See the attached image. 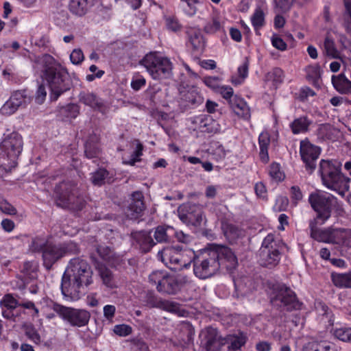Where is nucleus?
I'll return each mask as SVG.
<instances>
[{
    "label": "nucleus",
    "mask_w": 351,
    "mask_h": 351,
    "mask_svg": "<svg viewBox=\"0 0 351 351\" xmlns=\"http://www.w3.org/2000/svg\"><path fill=\"white\" fill-rule=\"evenodd\" d=\"M37 63L40 66L43 77L51 90V100H57L62 93L71 88V80L69 73L51 56H42L38 59Z\"/></svg>",
    "instance_id": "1"
},
{
    "label": "nucleus",
    "mask_w": 351,
    "mask_h": 351,
    "mask_svg": "<svg viewBox=\"0 0 351 351\" xmlns=\"http://www.w3.org/2000/svg\"><path fill=\"white\" fill-rule=\"evenodd\" d=\"M92 274L86 261L80 258L71 259L62 278V293L64 296H75L80 293L82 287L92 282Z\"/></svg>",
    "instance_id": "2"
},
{
    "label": "nucleus",
    "mask_w": 351,
    "mask_h": 351,
    "mask_svg": "<svg viewBox=\"0 0 351 351\" xmlns=\"http://www.w3.org/2000/svg\"><path fill=\"white\" fill-rule=\"evenodd\" d=\"M341 170L340 162L335 160H322L318 172L324 186L343 196L349 189L350 178L346 177Z\"/></svg>",
    "instance_id": "3"
},
{
    "label": "nucleus",
    "mask_w": 351,
    "mask_h": 351,
    "mask_svg": "<svg viewBox=\"0 0 351 351\" xmlns=\"http://www.w3.org/2000/svg\"><path fill=\"white\" fill-rule=\"evenodd\" d=\"M220 265L219 253L214 248L203 249L193 257V272L200 279L213 276L219 270Z\"/></svg>",
    "instance_id": "4"
},
{
    "label": "nucleus",
    "mask_w": 351,
    "mask_h": 351,
    "mask_svg": "<svg viewBox=\"0 0 351 351\" xmlns=\"http://www.w3.org/2000/svg\"><path fill=\"white\" fill-rule=\"evenodd\" d=\"M311 237L319 242L351 247V230L346 228H328L319 230L316 222H310Z\"/></svg>",
    "instance_id": "5"
},
{
    "label": "nucleus",
    "mask_w": 351,
    "mask_h": 351,
    "mask_svg": "<svg viewBox=\"0 0 351 351\" xmlns=\"http://www.w3.org/2000/svg\"><path fill=\"white\" fill-rule=\"evenodd\" d=\"M57 204L74 210H81L85 201L80 195L76 186L71 182H62L55 188Z\"/></svg>",
    "instance_id": "6"
},
{
    "label": "nucleus",
    "mask_w": 351,
    "mask_h": 351,
    "mask_svg": "<svg viewBox=\"0 0 351 351\" xmlns=\"http://www.w3.org/2000/svg\"><path fill=\"white\" fill-rule=\"evenodd\" d=\"M141 64L154 80L167 78L171 75L172 63L170 60L156 53L147 54L141 60Z\"/></svg>",
    "instance_id": "7"
},
{
    "label": "nucleus",
    "mask_w": 351,
    "mask_h": 351,
    "mask_svg": "<svg viewBox=\"0 0 351 351\" xmlns=\"http://www.w3.org/2000/svg\"><path fill=\"white\" fill-rule=\"evenodd\" d=\"M23 149V140L17 132L9 134L0 145V161L7 166H14Z\"/></svg>",
    "instance_id": "8"
},
{
    "label": "nucleus",
    "mask_w": 351,
    "mask_h": 351,
    "mask_svg": "<svg viewBox=\"0 0 351 351\" xmlns=\"http://www.w3.org/2000/svg\"><path fill=\"white\" fill-rule=\"evenodd\" d=\"M270 302L273 306L283 307L288 311L298 309L300 306L295 293L289 287L280 284L273 286Z\"/></svg>",
    "instance_id": "9"
},
{
    "label": "nucleus",
    "mask_w": 351,
    "mask_h": 351,
    "mask_svg": "<svg viewBox=\"0 0 351 351\" xmlns=\"http://www.w3.org/2000/svg\"><path fill=\"white\" fill-rule=\"evenodd\" d=\"M180 246H167L158 253V258L171 269L179 270L191 265V260L185 258L184 253Z\"/></svg>",
    "instance_id": "10"
},
{
    "label": "nucleus",
    "mask_w": 351,
    "mask_h": 351,
    "mask_svg": "<svg viewBox=\"0 0 351 351\" xmlns=\"http://www.w3.org/2000/svg\"><path fill=\"white\" fill-rule=\"evenodd\" d=\"M53 309L72 326H84L88 324L90 317V313L84 309L66 307L58 304H53Z\"/></svg>",
    "instance_id": "11"
},
{
    "label": "nucleus",
    "mask_w": 351,
    "mask_h": 351,
    "mask_svg": "<svg viewBox=\"0 0 351 351\" xmlns=\"http://www.w3.org/2000/svg\"><path fill=\"white\" fill-rule=\"evenodd\" d=\"M309 202L312 208L317 213V219L322 223L330 217L332 198L323 193H312L309 196Z\"/></svg>",
    "instance_id": "12"
},
{
    "label": "nucleus",
    "mask_w": 351,
    "mask_h": 351,
    "mask_svg": "<svg viewBox=\"0 0 351 351\" xmlns=\"http://www.w3.org/2000/svg\"><path fill=\"white\" fill-rule=\"evenodd\" d=\"M300 152L302 160L305 164L306 170L311 174L316 168V160L320 154L319 147L305 139L300 142Z\"/></svg>",
    "instance_id": "13"
},
{
    "label": "nucleus",
    "mask_w": 351,
    "mask_h": 351,
    "mask_svg": "<svg viewBox=\"0 0 351 351\" xmlns=\"http://www.w3.org/2000/svg\"><path fill=\"white\" fill-rule=\"evenodd\" d=\"M178 211L180 219L186 224L199 226L204 219L203 211L196 204H184L179 207Z\"/></svg>",
    "instance_id": "14"
},
{
    "label": "nucleus",
    "mask_w": 351,
    "mask_h": 351,
    "mask_svg": "<svg viewBox=\"0 0 351 351\" xmlns=\"http://www.w3.org/2000/svg\"><path fill=\"white\" fill-rule=\"evenodd\" d=\"M179 92L178 103L180 108L183 110L203 102V97L194 87L180 88Z\"/></svg>",
    "instance_id": "15"
},
{
    "label": "nucleus",
    "mask_w": 351,
    "mask_h": 351,
    "mask_svg": "<svg viewBox=\"0 0 351 351\" xmlns=\"http://www.w3.org/2000/svg\"><path fill=\"white\" fill-rule=\"evenodd\" d=\"M64 250L60 245L49 243L43 252L44 266L47 269H50L53 265L64 256Z\"/></svg>",
    "instance_id": "16"
},
{
    "label": "nucleus",
    "mask_w": 351,
    "mask_h": 351,
    "mask_svg": "<svg viewBox=\"0 0 351 351\" xmlns=\"http://www.w3.org/2000/svg\"><path fill=\"white\" fill-rule=\"evenodd\" d=\"M145 210L143 195L140 191H135L132 194V202L130 204L126 215L130 219H136L143 215Z\"/></svg>",
    "instance_id": "17"
},
{
    "label": "nucleus",
    "mask_w": 351,
    "mask_h": 351,
    "mask_svg": "<svg viewBox=\"0 0 351 351\" xmlns=\"http://www.w3.org/2000/svg\"><path fill=\"white\" fill-rule=\"evenodd\" d=\"M80 101L86 106L97 110L103 114L106 113L108 108L101 99L90 93H82L79 96Z\"/></svg>",
    "instance_id": "18"
},
{
    "label": "nucleus",
    "mask_w": 351,
    "mask_h": 351,
    "mask_svg": "<svg viewBox=\"0 0 351 351\" xmlns=\"http://www.w3.org/2000/svg\"><path fill=\"white\" fill-rule=\"evenodd\" d=\"M180 289V285L175 276L166 272V276L164 277L160 287H158V291L162 293L173 295L178 293Z\"/></svg>",
    "instance_id": "19"
},
{
    "label": "nucleus",
    "mask_w": 351,
    "mask_h": 351,
    "mask_svg": "<svg viewBox=\"0 0 351 351\" xmlns=\"http://www.w3.org/2000/svg\"><path fill=\"white\" fill-rule=\"evenodd\" d=\"M132 237L143 252H149L156 244L149 232L139 231L132 232Z\"/></svg>",
    "instance_id": "20"
},
{
    "label": "nucleus",
    "mask_w": 351,
    "mask_h": 351,
    "mask_svg": "<svg viewBox=\"0 0 351 351\" xmlns=\"http://www.w3.org/2000/svg\"><path fill=\"white\" fill-rule=\"evenodd\" d=\"M147 304L149 307L159 308L169 312H176L179 310V305L177 303L168 300H158L152 294L147 295Z\"/></svg>",
    "instance_id": "21"
},
{
    "label": "nucleus",
    "mask_w": 351,
    "mask_h": 351,
    "mask_svg": "<svg viewBox=\"0 0 351 351\" xmlns=\"http://www.w3.org/2000/svg\"><path fill=\"white\" fill-rule=\"evenodd\" d=\"M219 253V261H224L226 263V267L228 269H234L237 264V258L231 249L226 246H217L214 248Z\"/></svg>",
    "instance_id": "22"
},
{
    "label": "nucleus",
    "mask_w": 351,
    "mask_h": 351,
    "mask_svg": "<svg viewBox=\"0 0 351 351\" xmlns=\"http://www.w3.org/2000/svg\"><path fill=\"white\" fill-rule=\"evenodd\" d=\"M229 105L233 112L239 117L248 119L250 117V108L247 103L241 98L234 95Z\"/></svg>",
    "instance_id": "23"
},
{
    "label": "nucleus",
    "mask_w": 351,
    "mask_h": 351,
    "mask_svg": "<svg viewBox=\"0 0 351 351\" xmlns=\"http://www.w3.org/2000/svg\"><path fill=\"white\" fill-rule=\"evenodd\" d=\"M279 261V250L260 251V261L261 265L264 267H273L276 265Z\"/></svg>",
    "instance_id": "24"
},
{
    "label": "nucleus",
    "mask_w": 351,
    "mask_h": 351,
    "mask_svg": "<svg viewBox=\"0 0 351 351\" xmlns=\"http://www.w3.org/2000/svg\"><path fill=\"white\" fill-rule=\"evenodd\" d=\"M332 83L335 90L341 94H347L351 90V81L343 73L332 75Z\"/></svg>",
    "instance_id": "25"
},
{
    "label": "nucleus",
    "mask_w": 351,
    "mask_h": 351,
    "mask_svg": "<svg viewBox=\"0 0 351 351\" xmlns=\"http://www.w3.org/2000/svg\"><path fill=\"white\" fill-rule=\"evenodd\" d=\"M302 351H337L335 346L326 340L312 341L304 345Z\"/></svg>",
    "instance_id": "26"
},
{
    "label": "nucleus",
    "mask_w": 351,
    "mask_h": 351,
    "mask_svg": "<svg viewBox=\"0 0 351 351\" xmlns=\"http://www.w3.org/2000/svg\"><path fill=\"white\" fill-rule=\"evenodd\" d=\"M313 123V121L306 116H301L295 119L291 123L290 128L294 134L305 133L308 131L309 126Z\"/></svg>",
    "instance_id": "27"
},
{
    "label": "nucleus",
    "mask_w": 351,
    "mask_h": 351,
    "mask_svg": "<svg viewBox=\"0 0 351 351\" xmlns=\"http://www.w3.org/2000/svg\"><path fill=\"white\" fill-rule=\"evenodd\" d=\"M205 338L206 340V348L208 351H210L216 343H219L220 347L225 344V339H223L219 335L218 330L213 327L206 328Z\"/></svg>",
    "instance_id": "28"
},
{
    "label": "nucleus",
    "mask_w": 351,
    "mask_h": 351,
    "mask_svg": "<svg viewBox=\"0 0 351 351\" xmlns=\"http://www.w3.org/2000/svg\"><path fill=\"white\" fill-rule=\"evenodd\" d=\"M258 144L260 147V159L263 162L267 163L269 160L268 147L270 144V136L267 132H263L260 134Z\"/></svg>",
    "instance_id": "29"
},
{
    "label": "nucleus",
    "mask_w": 351,
    "mask_h": 351,
    "mask_svg": "<svg viewBox=\"0 0 351 351\" xmlns=\"http://www.w3.org/2000/svg\"><path fill=\"white\" fill-rule=\"evenodd\" d=\"M331 280L334 285L340 289H351V272L332 273Z\"/></svg>",
    "instance_id": "30"
},
{
    "label": "nucleus",
    "mask_w": 351,
    "mask_h": 351,
    "mask_svg": "<svg viewBox=\"0 0 351 351\" xmlns=\"http://www.w3.org/2000/svg\"><path fill=\"white\" fill-rule=\"evenodd\" d=\"M89 8L88 0H69V9L70 12L78 16L85 15Z\"/></svg>",
    "instance_id": "31"
},
{
    "label": "nucleus",
    "mask_w": 351,
    "mask_h": 351,
    "mask_svg": "<svg viewBox=\"0 0 351 351\" xmlns=\"http://www.w3.org/2000/svg\"><path fill=\"white\" fill-rule=\"evenodd\" d=\"M189 40L194 49L203 47L204 40L199 29L190 28L187 30Z\"/></svg>",
    "instance_id": "32"
},
{
    "label": "nucleus",
    "mask_w": 351,
    "mask_h": 351,
    "mask_svg": "<svg viewBox=\"0 0 351 351\" xmlns=\"http://www.w3.org/2000/svg\"><path fill=\"white\" fill-rule=\"evenodd\" d=\"M230 341V345L228 346L229 351H235L239 350L243 346L245 345L247 340V337L243 332H240L238 335H228L225 339V341Z\"/></svg>",
    "instance_id": "33"
},
{
    "label": "nucleus",
    "mask_w": 351,
    "mask_h": 351,
    "mask_svg": "<svg viewBox=\"0 0 351 351\" xmlns=\"http://www.w3.org/2000/svg\"><path fill=\"white\" fill-rule=\"evenodd\" d=\"M249 68V61L245 58V61L241 65L238 67L237 76H232L231 78V82L234 86L241 85L247 77Z\"/></svg>",
    "instance_id": "34"
},
{
    "label": "nucleus",
    "mask_w": 351,
    "mask_h": 351,
    "mask_svg": "<svg viewBox=\"0 0 351 351\" xmlns=\"http://www.w3.org/2000/svg\"><path fill=\"white\" fill-rule=\"evenodd\" d=\"M222 230L225 237L230 241H234L241 234V231L237 226L231 223H223Z\"/></svg>",
    "instance_id": "35"
},
{
    "label": "nucleus",
    "mask_w": 351,
    "mask_h": 351,
    "mask_svg": "<svg viewBox=\"0 0 351 351\" xmlns=\"http://www.w3.org/2000/svg\"><path fill=\"white\" fill-rule=\"evenodd\" d=\"M199 127L208 132H217L219 130V125L209 116H204L200 119Z\"/></svg>",
    "instance_id": "36"
},
{
    "label": "nucleus",
    "mask_w": 351,
    "mask_h": 351,
    "mask_svg": "<svg viewBox=\"0 0 351 351\" xmlns=\"http://www.w3.org/2000/svg\"><path fill=\"white\" fill-rule=\"evenodd\" d=\"M109 173L105 169H99L95 172L92 173L91 182L94 185L101 186L106 182H110V179L108 178Z\"/></svg>",
    "instance_id": "37"
},
{
    "label": "nucleus",
    "mask_w": 351,
    "mask_h": 351,
    "mask_svg": "<svg viewBox=\"0 0 351 351\" xmlns=\"http://www.w3.org/2000/svg\"><path fill=\"white\" fill-rule=\"evenodd\" d=\"M279 240L276 241L273 234H269L263 240L260 251H269L272 250H279Z\"/></svg>",
    "instance_id": "38"
},
{
    "label": "nucleus",
    "mask_w": 351,
    "mask_h": 351,
    "mask_svg": "<svg viewBox=\"0 0 351 351\" xmlns=\"http://www.w3.org/2000/svg\"><path fill=\"white\" fill-rule=\"evenodd\" d=\"M169 231H173V229L171 227H163V226H158L156 228L154 233V237L156 242L158 243H162V242H167L169 241Z\"/></svg>",
    "instance_id": "39"
},
{
    "label": "nucleus",
    "mask_w": 351,
    "mask_h": 351,
    "mask_svg": "<svg viewBox=\"0 0 351 351\" xmlns=\"http://www.w3.org/2000/svg\"><path fill=\"white\" fill-rule=\"evenodd\" d=\"M60 114L68 119H75L79 114V108L77 105L70 104L60 109Z\"/></svg>",
    "instance_id": "40"
},
{
    "label": "nucleus",
    "mask_w": 351,
    "mask_h": 351,
    "mask_svg": "<svg viewBox=\"0 0 351 351\" xmlns=\"http://www.w3.org/2000/svg\"><path fill=\"white\" fill-rule=\"evenodd\" d=\"M324 48L326 54L332 58H338L339 51L335 47L334 40L329 36H326L324 43Z\"/></svg>",
    "instance_id": "41"
},
{
    "label": "nucleus",
    "mask_w": 351,
    "mask_h": 351,
    "mask_svg": "<svg viewBox=\"0 0 351 351\" xmlns=\"http://www.w3.org/2000/svg\"><path fill=\"white\" fill-rule=\"evenodd\" d=\"M332 334L339 341L351 343V328H335Z\"/></svg>",
    "instance_id": "42"
},
{
    "label": "nucleus",
    "mask_w": 351,
    "mask_h": 351,
    "mask_svg": "<svg viewBox=\"0 0 351 351\" xmlns=\"http://www.w3.org/2000/svg\"><path fill=\"white\" fill-rule=\"evenodd\" d=\"M252 23L255 30L257 31L265 24V14L260 8H256L251 18Z\"/></svg>",
    "instance_id": "43"
},
{
    "label": "nucleus",
    "mask_w": 351,
    "mask_h": 351,
    "mask_svg": "<svg viewBox=\"0 0 351 351\" xmlns=\"http://www.w3.org/2000/svg\"><path fill=\"white\" fill-rule=\"evenodd\" d=\"M223 27L218 17L213 16L210 21L204 26V29L208 34H215L223 30Z\"/></svg>",
    "instance_id": "44"
},
{
    "label": "nucleus",
    "mask_w": 351,
    "mask_h": 351,
    "mask_svg": "<svg viewBox=\"0 0 351 351\" xmlns=\"http://www.w3.org/2000/svg\"><path fill=\"white\" fill-rule=\"evenodd\" d=\"M10 97L19 107L30 102V97L27 96L25 90L13 93Z\"/></svg>",
    "instance_id": "45"
},
{
    "label": "nucleus",
    "mask_w": 351,
    "mask_h": 351,
    "mask_svg": "<svg viewBox=\"0 0 351 351\" xmlns=\"http://www.w3.org/2000/svg\"><path fill=\"white\" fill-rule=\"evenodd\" d=\"M85 155L88 158H94L99 156L100 149L97 143L93 141H88L85 144Z\"/></svg>",
    "instance_id": "46"
},
{
    "label": "nucleus",
    "mask_w": 351,
    "mask_h": 351,
    "mask_svg": "<svg viewBox=\"0 0 351 351\" xmlns=\"http://www.w3.org/2000/svg\"><path fill=\"white\" fill-rule=\"evenodd\" d=\"M49 242L45 238L36 237L32 239L29 245V250L33 252H43Z\"/></svg>",
    "instance_id": "47"
},
{
    "label": "nucleus",
    "mask_w": 351,
    "mask_h": 351,
    "mask_svg": "<svg viewBox=\"0 0 351 351\" xmlns=\"http://www.w3.org/2000/svg\"><path fill=\"white\" fill-rule=\"evenodd\" d=\"M334 128L329 123L320 124L317 128V136L322 139H330L333 134Z\"/></svg>",
    "instance_id": "48"
},
{
    "label": "nucleus",
    "mask_w": 351,
    "mask_h": 351,
    "mask_svg": "<svg viewBox=\"0 0 351 351\" xmlns=\"http://www.w3.org/2000/svg\"><path fill=\"white\" fill-rule=\"evenodd\" d=\"M306 71L308 80H312L314 84L318 83L321 78V69L319 65H310L306 68Z\"/></svg>",
    "instance_id": "49"
},
{
    "label": "nucleus",
    "mask_w": 351,
    "mask_h": 351,
    "mask_svg": "<svg viewBox=\"0 0 351 351\" xmlns=\"http://www.w3.org/2000/svg\"><path fill=\"white\" fill-rule=\"evenodd\" d=\"M166 271L163 270H156L152 271L149 276V282L152 285L156 287V289L158 290V287H160L163 278L166 276Z\"/></svg>",
    "instance_id": "50"
},
{
    "label": "nucleus",
    "mask_w": 351,
    "mask_h": 351,
    "mask_svg": "<svg viewBox=\"0 0 351 351\" xmlns=\"http://www.w3.org/2000/svg\"><path fill=\"white\" fill-rule=\"evenodd\" d=\"M97 252L104 261L110 262L114 259V253L113 250L108 246L99 245L97 248Z\"/></svg>",
    "instance_id": "51"
},
{
    "label": "nucleus",
    "mask_w": 351,
    "mask_h": 351,
    "mask_svg": "<svg viewBox=\"0 0 351 351\" xmlns=\"http://www.w3.org/2000/svg\"><path fill=\"white\" fill-rule=\"evenodd\" d=\"M19 106L10 97L1 108V112L4 115H11L14 114Z\"/></svg>",
    "instance_id": "52"
},
{
    "label": "nucleus",
    "mask_w": 351,
    "mask_h": 351,
    "mask_svg": "<svg viewBox=\"0 0 351 351\" xmlns=\"http://www.w3.org/2000/svg\"><path fill=\"white\" fill-rule=\"evenodd\" d=\"M22 273L29 278H34L36 276V266L33 262L26 261L21 269Z\"/></svg>",
    "instance_id": "53"
},
{
    "label": "nucleus",
    "mask_w": 351,
    "mask_h": 351,
    "mask_svg": "<svg viewBox=\"0 0 351 351\" xmlns=\"http://www.w3.org/2000/svg\"><path fill=\"white\" fill-rule=\"evenodd\" d=\"M269 174L272 179L279 182L284 178V173L280 170V165L276 162L271 164L269 169Z\"/></svg>",
    "instance_id": "54"
},
{
    "label": "nucleus",
    "mask_w": 351,
    "mask_h": 351,
    "mask_svg": "<svg viewBox=\"0 0 351 351\" xmlns=\"http://www.w3.org/2000/svg\"><path fill=\"white\" fill-rule=\"evenodd\" d=\"M284 77V72L280 68H274L267 74V78L271 80L276 85L281 84L283 82Z\"/></svg>",
    "instance_id": "55"
},
{
    "label": "nucleus",
    "mask_w": 351,
    "mask_h": 351,
    "mask_svg": "<svg viewBox=\"0 0 351 351\" xmlns=\"http://www.w3.org/2000/svg\"><path fill=\"white\" fill-rule=\"evenodd\" d=\"M25 335L34 343L38 345L41 342L40 336L38 331L32 326H27L25 330Z\"/></svg>",
    "instance_id": "56"
},
{
    "label": "nucleus",
    "mask_w": 351,
    "mask_h": 351,
    "mask_svg": "<svg viewBox=\"0 0 351 351\" xmlns=\"http://www.w3.org/2000/svg\"><path fill=\"white\" fill-rule=\"evenodd\" d=\"M98 269L99 275L101 279L103 280L104 283L106 284L107 286H110L111 281L112 279V274L111 271L104 265L99 266Z\"/></svg>",
    "instance_id": "57"
},
{
    "label": "nucleus",
    "mask_w": 351,
    "mask_h": 351,
    "mask_svg": "<svg viewBox=\"0 0 351 351\" xmlns=\"http://www.w3.org/2000/svg\"><path fill=\"white\" fill-rule=\"evenodd\" d=\"M113 331L120 337H126L132 333V328L126 324H118L114 326Z\"/></svg>",
    "instance_id": "58"
},
{
    "label": "nucleus",
    "mask_w": 351,
    "mask_h": 351,
    "mask_svg": "<svg viewBox=\"0 0 351 351\" xmlns=\"http://www.w3.org/2000/svg\"><path fill=\"white\" fill-rule=\"evenodd\" d=\"M1 304L8 309L12 310L18 306L19 303L10 294H7L3 297Z\"/></svg>",
    "instance_id": "59"
},
{
    "label": "nucleus",
    "mask_w": 351,
    "mask_h": 351,
    "mask_svg": "<svg viewBox=\"0 0 351 351\" xmlns=\"http://www.w3.org/2000/svg\"><path fill=\"white\" fill-rule=\"evenodd\" d=\"M217 92L219 93L222 97L227 100L228 103L229 101L232 100V98L234 97L233 89L229 86H220Z\"/></svg>",
    "instance_id": "60"
},
{
    "label": "nucleus",
    "mask_w": 351,
    "mask_h": 351,
    "mask_svg": "<svg viewBox=\"0 0 351 351\" xmlns=\"http://www.w3.org/2000/svg\"><path fill=\"white\" fill-rule=\"evenodd\" d=\"M0 210L8 215H14L16 214V209L7 200H0Z\"/></svg>",
    "instance_id": "61"
},
{
    "label": "nucleus",
    "mask_w": 351,
    "mask_h": 351,
    "mask_svg": "<svg viewBox=\"0 0 351 351\" xmlns=\"http://www.w3.org/2000/svg\"><path fill=\"white\" fill-rule=\"evenodd\" d=\"M143 145L138 143L136 149L132 154L131 158L128 161H124V163L130 165H134L136 162L139 161V157L142 155Z\"/></svg>",
    "instance_id": "62"
},
{
    "label": "nucleus",
    "mask_w": 351,
    "mask_h": 351,
    "mask_svg": "<svg viewBox=\"0 0 351 351\" xmlns=\"http://www.w3.org/2000/svg\"><path fill=\"white\" fill-rule=\"evenodd\" d=\"M84 54L80 49H75L70 55V60L74 64H79L84 60Z\"/></svg>",
    "instance_id": "63"
},
{
    "label": "nucleus",
    "mask_w": 351,
    "mask_h": 351,
    "mask_svg": "<svg viewBox=\"0 0 351 351\" xmlns=\"http://www.w3.org/2000/svg\"><path fill=\"white\" fill-rule=\"evenodd\" d=\"M166 25L168 29L173 32H178L181 29V25L178 19L173 17H167L166 19Z\"/></svg>",
    "instance_id": "64"
}]
</instances>
